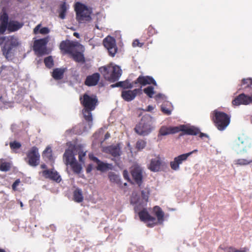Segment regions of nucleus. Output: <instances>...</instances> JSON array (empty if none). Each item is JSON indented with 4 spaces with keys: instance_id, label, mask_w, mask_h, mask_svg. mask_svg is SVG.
I'll return each mask as SVG.
<instances>
[{
    "instance_id": "obj_1",
    "label": "nucleus",
    "mask_w": 252,
    "mask_h": 252,
    "mask_svg": "<svg viewBox=\"0 0 252 252\" xmlns=\"http://www.w3.org/2000/svg\"><path fill=\"white\" fill-rule=\"evenodd\" d=\"M9 17L6 12L3 13L0 16V33L3 34L6 30L9 32H14L23 26L22 23L12 20L8 21Z\"/></svg>"
},
{
    "instance_id": "obj_2",
    "label": "nucleus",
    "mask_w": 252,
    "mask_h": 252,
    "mask_svg": "<svg viewBox=\"0 0 252 252\" xmlns=\"http://www.w3.org/2000/svg\"><path fill=\"white\" fill-rule=\"evenodd\" d=\"M5 41L1 50L3 55L6 59H11L13 56L12 50L13 48L17 47L20 45L18 38L15 36H9L5 37H0V45Z\"/></svg>"
},
{
    "instance_id": "obj_3",
    "label": "nucleus",
    "mask_w": 252,
    "mask_h": 252,
    "mask_svg": "<svg viewBox=\"0 0 252 252\" xmlns=\"http://www.w3.org/2000/svg\"><path fill=\"white\" fill-rule=\"evenodd\" d=\"M211 117L214 125L220 131L224 130L230 122V115L217 110L212 112Z\"/></svg>"
},
{
    "instance_id": "obj_4",
    "label": "nucleus",
    "mask_w": 252,
    "mask_h": 252,
    "mask_svg": "<svg viewBox=\"0 0 252 252\" xmlns=\"http://www.w3.org/2000/svg\"><path fill=\"white\" fill-rule=\"evenodd\" d=\"M74 10L76 12V19L79 23H82L91 20L92 9L85 4L77 2L75 4Z\"/></svg>"
},
{
    "instance_id": "obj_5",
    "label": "nucleus",
    "mask_w": 252,
    "mask_h": 252,
    "mask_svg": "<svg viewBox=\"0 0 252 252\" xmlns=\"http://www.w3.org/2000/svg\"><path fill=\"white\" fill-rule=\"evenodd\" d=\"M151 125L152 117L149 115H145L135 126L134 131L139 135H147L151 132Z\"/></svg>"
},
{
    "instance_id": "obj_6",
    "label": "nucleus",
    "mask_w": 252,
    "mask_h": 252,
    "mask_svg": "<svg viewBox=\"0 0 252 252\" xmlns=\"http://www.w3.org/2000/svg\"><path fill=\"white\" fill-rule=\"evenodd\" d=\"M102 69L105 79L112 82L117 81L122 75V70L118 65L104 66Z\"/></svg>"
},
{
    "instance_id": "obj_7",
    "label": "nucleus",
    "mask_w": 252,
    "mask_h": 252,
    "mask_svg": "<svg viewBox=\"0 0 252 252\" xmlns=\"http://www.w3.org/2000/svg\"><path fill=\"white\" fill-rule=\"evenodd\" d=\"M59 48L63 54L71 55L76 50H80L82 45L77 41L66 39L60 43Z\"/></svg>"
},
{
    "instance_id": "obj_8",
    "label": "nucleus",
    "mask_w": 252,
    "mask_h": 252,
    "mask_svg": "<svg viewBox=\"0 0 252 252\" xmlns=\"http://www.w3.org/2000/svg\"><path fill=\"white\" fill-rule=\"evenodd\" d=\"M79 100L84 109L89 110H94L98 103L97 98L94 94L90 95L87 94H84L80 97Z\"/></svg>"
},
{
    "instance_id": "obj_9",
    "label": "nucleus",
    "mask_w": 252,
    "mask_h": 252,
    "mask_svg": "<svg viewBox=\"0 0 252 252\" xmlns=\"http://www.w3.org/2000/svg\"><path fill=\"white\" fill-rule=\"evenodd\" d=\"M40 154L38 149L35 147H32L26 153L25 161L30 166L35 167L39 163Z\"/></svg>"
},
{
    "instance_id": "obj_10",
    "label": "nucleus",
    "mask_w": 252,
    "mask_h": 252,
    "mask_svg": "<svg viewBox=\"0 0 252 252\" xmlns=\"http://www.w3.org/2000/svg\"><path fill=\"white\" fill-rule=\"evenodd\" d=\"M197 150H194L193 151L180 155L174 158V160L170 162L171 168L175 171L179 170L180 165L182 164L184 161L187 160L189 157L193 153H196Z\"/></svg>"
},
{
    "instance_id": "obj_11",
    "label": "nucleus",
    "mask_w": 252,
    "mask_h": 252,
    "mask_svg": "<svg viewBox=\"0 0 252 252\" xmlns=\"http://www.w3.org/2000/svg\"><path fill=\"white\" fill-rule=\"evenodd\" d=\"M165 163L159 155L151 159L148 168L153 172H158L164 166Z\"/></svg>"
},
{
    "instance_id": "obj_12",
    "label": "nucleus",
    "mask_w": 252,
    "mask_h": 252,
    "mask_svg": "<svg viewBox=\"0 0 252 252\" xmlns=\"http://www.w3.org/2000/svg\"><path fill=\"white\" fill-rule=\"evenodd\" d=\"M103 43L104 47L107 49L109 55L114 57L118 50L115 38L108 36L104 39Z\"/></svg>"
},
{
    "instance_id": "obj_13",
    "label": "nucleus",
    "mask_w": 252,
    "mask_h": 252,
    "mask_svg": "<svg viewBox=\"0 0 252 252\" xmlns=\"http://www.w3.org/2000/svg\"><path fill=\"white\" fill-rule=\"evenodd\" d=\"M138 216L140 220L144 222H151L147 223V226L153 227L156 224V219L155 217L151 216L147 211L146 209H143L138 213Z\"/></svg>"
},
{
    "instance_id": "obj_14",
    "label": "nucleus",
    "mask_w": 252,
    "mask_h": 252,
    "mask_svg": "<svg viewBox=\"0 0 252 252\" xmlns=\"http://www.w3.org/2000/svg\"><path fill=\"white\" fill-rule=\"evenodd\" d=\"M142 94L141 87L133 90H123L121 92V97L125 101L129 102L133 100L138 94Z\"/></svg>"
},
{
    "instance_id": "obj_15",
    "label": "nucleus",
    "mask_w": 252,
    "mask_h": 252,
    "mask_svg": "<svg viewBox=\"0 0 252 252\" xmlns=\"http://www.w3.org/2000/svg\"><path fill=\"white\" fill-rule=\"evenodd\" d=\"M251 103H252V94L249 96L244 93L238 95L232 101V105L236 106L240 105H247Z\"/></svg>"
},
{
    "instance_id": "obj_16",
    "label": "nucleus",
    "mask_w": 252,
    "mask_h": 252,
    "mask_svg": "<svg viewBox=\"0 0 252 252\" xmlns=\"http://www.w3.org/2000/svg\"><path fill=\"white\" fill-rule=\"evenodd\" d=\"M89 158L92 161L96 162L97 164L96 169L101 172H105L113 169L112 164L104 163L100 160L97 158L94 157L93 154H89Z\"/></svg>"
},
{
    "instance_id": "obj_17",
    "label": "nucleus",
    "mask_w": 252,
    "mask_h": 252,
    "mask_svg": "<svg viewBox=\"0 0 252 252\" xmlns=\"http://www.w3.org/2000/svg\"><path fill=\"white\" fill-rule=\"evenodd\" d=\"M42 175L46 179L60 183L61 181V177L58 172L54 169L44 170L42 171Z\"/></svg>"
},
{
    "instance_id": "obj_18",
    "label": "nucleus",
    "mask_w": 252,
    "mask_h": 252,
    "mask_svg": "<svg viewBox=\"0 0 252 252\" xmlns=\"http://www.w3.org/2000/svg\"><path fill=\"white\" fill-rule=\"evenodd\" d=\"M132 179L140 187L143 182V171L139 166L134 167L130 171Z\"/></svg>"
},
{
    "instance_id": "obj_19",
    "label": "nucleus",
    "mask_w": 252,
    "mask_h": 252,
    "mask_svg": "<svg viewBox=\"0 0 252 252\" xmlns=\"http://www.w3.org/2000/svg\"><path fill=\"white\" fill-rule=\"evenodd\" d=\"M46 42L44 39H40L34 41L33 50L37 55H42L45 53Z\"/></svg>"
},
{
    "instance_id": "obj_20",
    "label": "nucleus",
    "mask_w": 252,
    "mask_h": 252,
    "mask_svg": "<svg viewBox=\"0 0 252 252\" xmlns=\"http://www.w3.org/2000/svg\"><path fill=\"white\" fill-rule=\"evenodd\" d=\"M135 84H140L141 86L153 84L157 86V83L154 79L150 76H139L136 80L134 81Z\"/></svg>"
},
{
    "instance_id": "obj_21",
    "label": "nucleus",
    "mask_w": 252,
    "mask_h": 252,
    "mask_svg": "<svg viewBox=\"0 0 252 252\" xmlns=\"http://www.w3.org/2000/svg\"><path fill=\"white\" fill-rule=\"evenodd\" d=\"M99 79L100 74L98 73H94L86 77L84 84L89 87L94 86L97 84Z\"/></svg>"
},
{
    "instance_id": "obj_22",
    "label": "nucleus",
    "mask_w": 252,
    "mask_h": 252,
    "mask_svg": "<svg viewBox=\"0 0 252 252\" xmlns=\"http://www.w3.org/2000/svg\"><path fill=\"white\" fill-rule=\"evenodd\" d=\"M179 131H183L185 134L190 135H196L199 133V129L193 126H187L185 125H181L179 126Z\"/></svg>"
},
{
    "instance_id": "obj_23",
    "label": "nucleus",
    "mask_w": 252,
    "mask_h": 252,
    "mask_svg": "<svg viewBox=\"0 0 252 252\" xmlns=\"http://www.w3.org/2000/svg\"><path fill=\"white\" fill-rule=\"evenodd\" d=\"M179 132V126H162L159 131L161 135L164 136L170 134H174Z\"/></svg>"
},
{
    "instance_id": "obj_24",
    "label": "nucleus",
    "mask_w": 252,
    "mask_h": 252,
    "mask_svg": "<svg viewBox=\"0 0 252 252\" xmlns=\"http://www.w3.org/2000/svg\"><path fill=\"white\" fill-rule=\"evenodd\" d=\"M84 51L85 48L82 45V48L80 50H76L70 55L75 62L78 63L84 62L85 61V58L83 55Z\"/></svg>"
},
{
    "instance_id": "obj_25",
    "label": "nucleus",
    "mask_w": 252,
    "mask_h": 252,
    "mask_svg": "<svg viewBox=\"0 0 252 252\" xmlns=\"http://www.w3.org/2000/svg\"><path fill=\"white\" fill-rule=\"evenodd\" d=\"M106 152L115 158L119 157L121 155V149L119 144L107 147L106 148Z\"/></svg>"
},
{
    "instance_id": "obj_26",
    "label": "nucleus",
    "mask_w": 252,
    "mask_h": 252,
    "mask_svg": "<svg viewBox=\"0 0 252 252\" xmlns=\"http://www.w3.org/2000/svg\"><path fill=\"white\" fill-rule=\"evenodd\" d=\"M219 249L223 250L224 252H249V249L247 247L241 248L238 250L232 246L220 245Z\"/></svg>"
},
{
    "instance_id": "obj_27",
    "label": "nucleus",
    "mask_w": 252,
    "mask_h": 252,
    "mask_svg": "<svg viewBox=\"0 0 252 252\" xmlns=\"http://www.w3.org/2000/svg\"><path fill=\"white\" fill-rule=\"evenodd\" d=\"M66 68H56L53 69L52 73V77L56 80H61L63 78Z\"/></svg>"
},
{
    "instance_id": "obj_28",
    "label": "nucleus",
    "mask_w": 252,
    "mask_h": 252,
    "mask_svg": "<svg viewBox=\"0 0 252 252\" xmlns=\"http://www.w3.org/2000/svg\"><path fill=\"white\" fill-rule=\"evenodd\" d=\"M63 159L65 164L67 165L70 164L72 161L74 162L76 160L73 151L69 149L65 150L63 154Z\"/></svg>"
},
{
    "instance_id": "obj_29",
    "label": "nucleus",
    "mask_w": 252,
    "mask_h": 252,
    "mask_svg": "<svg viewBox=\"0 0 252 252\" xmlns=\"http://www.w3.org/2000/svg\"><path fill=\"white\" fill-rule=\"evenodd\" d=\"M73 200L77 203L82 202L84 200L83 191L81 189L77 188L73 192Z\"/></svg>"
},
{
    "instance_id": "obj_30",
    "label": "nucleus",
    "mask_w": 252,
    "mask_h": 252,
    "mask_svg": "<svg viewBox=\"0 0 252 252\" xmlns=\"http://www.w3.org/2000/svg\"><path fill=\"white\" fill-rule=\"evenodd\" d=\"M153 211L156 216L158 220L159 223L162 222L164 220V213L162 209L158 206H156L153 208Z\"/></svg>"
},
{
    "instance_id": "obj_31",
    "label": "nucleus",
    "mask_w": 252,
    "mask_h": 252,
    "mask_svg": "<svg viewBox=\"0 0 252 252\" xmlns=\"http://www.w3.org/2000/svg\"><path fill=\"white\" fill-rule=\"evenodd\" d=\"M161 111L165 115H170L172 111L171 103L168 101L163 103L161 105Z\"/></svg>"
},
{
    "instance_id": "obj_32",
    "label": "nucleus",
    "mask_w": 252,
    "mask_h": 252,
    "mask_svg": "<svg viewBox=\"0 0 252 252\" xmlns=\"http://www.w3.org/2000/svg\"><path fill=\"white\" fill-rule=\"evenodd\" d=\"M67 9V4L65 2H63L60 5L59 7V9L58 10L59 12V17L61 19H64L66 17V13Z\"/></svg>"
},
{
    "instance_id": "obj_33",
    "label": "nucleus",
    "mask_w": 252,
    "mask_h": 252,
    "mask_svg": "<svg viewBox=\"0 0 252 252\" xmlns=\"http://www.w3.org/2000/svg\"><path fill=\"white\" fill-rule=\"evenodd\" d=\"M72 171L74 173L79 174L82 170V166L79 164L77 160H75L74 162H71V164H69Z\"/></svg>"
},
{
    "instance_id": "obj_34",
    "label": "nucleus",
    "mask_w": 252,
    "mask_h": 252,
    "mask_svg": "<svg viewBox=\"0 0 252 252\" xmlns=\"http://www.w3.org/2000/svg\"><path fill=\"white\" fill-rule=\"evenodd\" d=\"M121 88L124 89H130L135 85L134 81L130 82L128 79H126L124 81H120Z\"/></svg>"
},
{
    "instance_id": "obj_35",
    "label": "nucleus",
    "mask_w": 252,
    "mask_h": 252,
    "mask_svg": "<svg viewBox=\"0 0 252 252\" xmlns=\"http://www.w3.org/2000/svg\"><path fill=\"white\" fill-rule=\"evenodd\" d=\"M43 157L46 158L48 160L52 159V151L51 147L47 146L43 152Z\"/></svg>"
},
{
    "instance_id": "obj_36",
    "label": "nucleus",
    "mask_w": 252,
    "mask_h": 252,
    "mask_svg": "<svg viewBox=\"0 0 252 252\" xmlns=\"http://www.w3.org/2000/svg\"><path fill=\"white\" fill-rule=\"evenodd\" d=\"M93 110H89L88 109H83V113L85 119L88 122H91L93 121V117L91 111Z\"/></svg>"
},
{
    "instance_id": "obj_37",
    "label": "nucleus",
    "mask_w": 252,
    "mask_h": 252,
    "mask_svg": "<svg viewBox=\"0 0 252 252\" xmlns=\"http://www.w3.org/2000/svg\"><path fill=\"white\" fill-rule=\"evenodd\" d=\"M143 92L150 98H152L155 94L154 88L153 87L151 86L144 89Z\"/></svg>"
},
{
    "instance_id": "obj_38",
    "label": "nucleus",
    "mask_w": 252,
    "mask_h": 252,
    "mask_svg": "<svg viewBox=\"0 0 252 252\" xmlns=\"http://www.w3.org/2000/svg\"><path fill=\"white\" fill-rule=\"evenodd\" d=\"M252 162V160L248 159H238L235 160V164L239 165H247Z\"/></svg>"
},
{
    "instance_id": "obj_39",
    "label": "nucleus",
    "mask_w": 252,
    "mask_h": 252,
    "mask_svg": "<svg viewBox=\"0 0 252 252\" xmlns=\"http://www.w3.org/2000/svg\"><path fill=\"white\" fill-rule=\"evenodd\" d=\"M44 62L45 66L49 68H52L54 65V61L51 56H48L45 58L44 60Z\"/></svg>"
},
{
    "instance_id": "obj_40",
    "label": "nucleus",
    "mask_w": 252,
    "mask_h": 252,
    "mask_svg": "<svg viewBox=\"0 0 252 252\" xmlns=\"http://www.w3.org/2000/svg\"><path fill=\"white\" fill-rule=\"evenodd\" d=\"M146 143H146V141H145L144 140H142V139L138 140L136 143V148L138 150H139V151L143 149L146 147Z\"/></svg>"
},
{
    "instance_id": "obj_41",
    "label": "nucleus",
    "mask_w": 252,
    "mask_h": 252,
    "mask_svg": "<svg viewBox=\"0 0 252 252\" xmlns=\"http://www.w3.org/2000/svg\"><path fill=\"white\" fill-rule=\"evenodd\" d=\"M242 83L243 85H246L244 87V89L252 88V79H243L242 80Z\"/></svg>"
},
{
    "instance_id": "obj_42",
    "label": "nucleus",
    "mask_w": 252,
    "mask_h": 252,
    "mask_svg": "<svg viewBox=\"0 0 252 252\" xmlns=\"http://www.w3.org/2000/svg\"><path fill=\"white\" fill-rule=\"evenodd\" d=\"M10 168V163L7 162H1L0 164V170L2 171H8Z\"/></svg>"
},
{
    "instance_id": "obj_43",
    "label": "nucleus",
    "mask_w": 252,
    "mask_h": 252,
    "mask_svg": "<svg viewBox=\"0 0 252 252\" xmlns=\"http://www.w3.org/2000/svg\"><path fill=\"white\" fill-rule=\"evenodd\" d=\"M9 146L12 150L19 149L21 147V144L20 142L14 141L9 143Z\"/></svg>"
},
{
    "instance_id": "obj_44",
    "label": "nucleus",
    "mask_w": 252,
    "mask_h": 252,
    "mask_svg": "<svg viewBox=\"0 0 252 252\" xmlns=\"http://www.w3.org/2000/svg\"><path fill=\"white\" fill-rule=\"evenodd\" d=\"M147 31V34H148L149 36L153 35L156 32L155 29L151 26H150L148 27Z\"/></svg>"
},
{
    "instance_id": "obj_45",
    "label": "nucleus",
    "mask_w": 252,
    "mask_h": 252,
    "mask_svg": "<svg viewBox=\"0 0 252 252\" xmlns=\"http://www.w3.org/2000/svg\"><path fill=\"white\" fill-rule=\"evenodd\" d=\"M149 191H145L144 190H142L141 191V195L142 198L146 201L147 202L149 198Z\"/></svg>"
},
{
    "instance_id": "obj_46",
    "label": "nucleus",
    "mask_w": 252,
    "mask_h": 252,
    "mask_svg": "<svg viewBox=\"0 0 252 252\" xmlns=\"http://www.w3.org/2000/svg\"><path fill=\"white\" fill-rule=\"evenodd\" d=\"M109 178L111 181L117 182L118 180V176L113 173L109 175Z\"/></svg>"
},
{
    "instance_id": "obj_47",
    "label": "nucleus",
    "mask_w": 252,
    "mask_h": 252,
    "mask_svg": "<svg viewBox=\"0 0 252 252\" xmlns=\"http://www.w3.org/2000/svg\"><path fill=\"white\" fill-rule=\"evenodd\" d=\"M49 32V30L48 28L44 27L40 29L39 33L43 34H46L48 33Z\"/></svg>"
},
{
    "instance_id": "obj_48",
    "label": "nucleus",
    "mask_w": 252,
    "mask_h": 252,
    "mask_svg": "<svg viewBox=\"0 0 252 252\" xmlns=\"http://www.w3.org/2000/svg\"><path fill=\"white\" fill-rule=\"evenodd\" d=\"M143 45L144 43L139 42L138 40H135L132 43V46L133 47L138 46L141 47Z\"/></svg>"
},
{
    "instance_id": "obj_49",
    "label": "nucleus",
    "mask_w": 252,
    "mask_h": 252,
    "mask_svg": "<svg viewBox=\"0 0 252 252\" xmlns=\"http://www.w3.org/2000/svg\"><path fill=\"white\" fill-rule=\"evenodd\" d=\"M20 183V180L19 179L16 180L12 184V188L13 190H17V187L19 185Z\"/></svg>"
},
{
    "instance_id": "obj_50",
    "label": "nucleus",
    "mask_w": 252,
    "mask_h": 252,
    "mask_svg": "<svg viewBox=\"0 0 252 252\" xmlns=\"http://www.w3.org/2000/svg\"><path fill=\"white\" fill-rule=\"evenodd\" d=\"M40 27H41V25L38 24L34 28V29H33V32L34 34H36L38 32H39V30L40 29Z\"/></svg>"
},
{
    "instance_id": "obj_51",
    "label": "nucleus",
    "mask_w": 252,
    "mask_h": 252,
    "mask_svg": "<svg viewBox=\"0 0 252 252\" xmlns=\"http://www.w3.org/2000/svg\"><path fill=\"white\" fill-rule=\"evenodd\" d=\"M93 170V165L91 164H89L88 165L87 168H86V172L87 173H90Z\"/></svg>"
},
{
    "instance_id": "obj_52",
    "label": "nucleus",
    "mask_w": 252,
    "mask_h": 252,
    "mask_svg": "<svg viewBox=\"0 0 252 252\" xmlns=\"http://www.w3.org/2000/svg\"><path fill=\"white\" fill-rule=\"evenodd\" d=\"M123 176L125 179L129 180L128 174L126 170H124L123 172Z\"/></svg>"
},
{
    "instance_id": "obj_53",
    "label": "nucleus",
    "mask_w": 252,
    "mask_h": 252,
    "mask_svg": "<svg viewBox=\"0 0 252 252\" xmlns=\"http://www.w3.org/2000/svg\"><path fill=\"white\" fill-rule=\"evenodd\" d=\"M136 197H134V196H132L131 197V200H130V203L131 204H135L137 203V199H136Z\"/></svg>"
},
{
    "instance_id": "obj_54",
    "label": "nucleus",
    "mask_w": 252,
    "mask_h": 252,
    "mask_svg": "<svg viewBox=\"0 0 252 252\" xmlns=\"http://www.w3.org/2000/svg\"><path fill=\"white\" fill-rule=\"evenodd\" d=\"M85 156V153H80L79 154V159L80 161H82V158Z\"/></svg>"
},
{
    "instance_id": "obj_55",
    "label": "nucleus",
    "mask_w": 252,
    "mask_h": 252,
    "mask_svg": "<svg viewBox=\"0 0 252 252\" xmlns=\"http://www.w3.org/2000/svg\"><path fill=\"white\" fill-rule=\"evenodd\" d=\"M199 137L200 138H202L203 137H208V135L204 133H202L200 131H199Z\"/></svg>"
},
{
    "instance_id": "obj_56",
    "label": "nucleus",
    "mask_w": 252,
    "mask_h": 252,
    "mask_svg": "<svg viewBox=\"0 0 252 252\" xmlns=\"http://www.w3.org/2000/svg\"><path fill=\"white\" fill-rule=\"evenodd\" d=\"M154 109V107L151 105H149L146 109L147 111H152Z\"/></svg>"
},
{
    "instance_id": "obj_57",
    "label": "nucleus",
    "mask_w": 252,
    "mask_h": 252,
    "mask_svg": "<svg viewBox=\"0 0 252 252\" xmlns=\"http://www.w3.org/2000/svg\"><path fill=\"white\" fill-rule=\"evenodd\" d=\"M163 97V95L162 94H158L157 95H156V99H159V98H162Z\"/></svg>"
},
{
    "instance_id": "obj_58",
    "label": "nucleus",
    "mask_w": 252,
    "mask_h": 252,
    "mask_svg": "<svg viewBox=\"0 0 252 252\" xmlns=\"http://www.w3.org/2000/svg\"><path fill=\"white\" fill-rule=\"evenodd\" d=\"M110 137V134L109 132H107L104 136V140H106Z\"/></svg>"
},
{
    "instance_id": "obj_59",
    "label": "nucleus",
    "mask_w": 252,
    "mask_h": 252,
    "mask_svg": "<svg viewBox=\"0 0 252 252\" xmlns=\"http://www.w3.org/2000/svg\"><path fill=\"white\" fill-rule=\"evenodd\" d=\"M40 167L42 168V169H44L45 170H46V169H47V167L46 166V164H42L40 165Z\"/></svg>"
},
{
    "instance_id": "obj_60",
    "label": "nucleus",
    "mask_w": 252,
    "mask_h": 252,
    "mask_svg": "<svg viewBox=\"0 0 252 252\" xmlns=\"http://www.w3.org/2000/svg\"><path fill=\"white\" fill-rule=\"evenodd\" d=\"M73 35L78 38L80 37L79 34L78 32H74Z\"/></svg>"
},
{
    "instance_id": "obj_61",
    "label": "nucleus",
    "mask_w": 252,
    "mask_h": 252,
    "mask_svg": "<svg viewBox=\"0 0 252 252\" xmlns=\"http://www.w3.org/2000/svg\"><path fill=\"white\" fill-rule=\"evenodd\" d=\"M120 81L114 84L115 87H121Z\"/></svg>"
},
{
    "instance_id": "obj_62",
    "label": "nucleus",
    "mask_w": 252,
    "mask_h": 252,
    "mask_svg": "<svg viewBox=\"0 0 252 252\" xmlns=\"http://www.w3.org/2000/svg\"><path fill=\"white\" fill-rule=\"evenodd\" d=\"M111 88H115V84H112L111 86H110Z\"/></svg>"
},
{
    "instance_id": "obj_63",
    "label": "nucleus",
    "mask_w": 252,
    "mask_h": 252,
    "mask_svg": "<svg viewBox=\"0 0 252 252\" xmlns=\"http://www.w3.org/2000/svg\"><path fill=\"white\" fill-rule=\"evenodd\" d=\"M20 206L21 207H23V204L22 202H20Z\"/></svg>"
},
{
    "instance_id": "obj_64",
    "label": "nucleus",
    "mask_w": 252,
    "mask_h": 252,
    "mask_svg": "<svg viewBox=\"0 0 252 252\" xmlns=\"http://www.w3.org/2000/svg\"><path fill=\"white\" fill-rule=\"evenodd\" d=\"M0 252H5L4 250L2 249H0Z\"/></svg>"
}]
</instances>
